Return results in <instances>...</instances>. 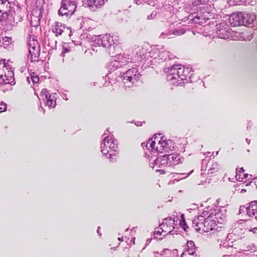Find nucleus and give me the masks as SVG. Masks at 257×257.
<instances>
[{
    "label": "nucleus",
    "instance_id": "f03ea898",
    "mask_svg": "<svg viewBox=\"0 0 257 257\" xmlns=\"http://www.w3.org/2000/svg\"><path fill=\"white\" fill-rule=\"evenodd\" d=\"M100 148L103 154L111 157L115 154V152L117 148V145L116 141L111 137L108 136L104 139L101 144Z\"/></svg>",
    "mask_w": 257,
    "mask_h": 257
},
{
    "label": "nucleus",
    "instance_id": "c85d7f7f",
    "mask_svg": "<svg viewBox=\"0 0 257 257\" xmlns=\"http://www.w3.org/2000/svg\"><path fill=\"white\" fill-rule=\"evenodd\" d=\"M249 235H253L254 237H257V227H254L251 230H249Z\"/></svg>",
    "mask_w": 257,
    "mask_h": 257
},
{
    "label": "nucleus",
    "instance_id": "2eb2a0df",
    "mask_svg": "<svg viewBox=\"0 0 257 257\" xmlns=\"http://www.w3.org/2000/svg\"><path fill=\"white\" fill-rule=\"evenodd\" d=\"M247 213L250 216H254L257 219V202H252L247 208Z\"/></svg>",
    "mask_w": 257,
    "mask_h": 257
},
{
    "label": "nucleus",
    "instance_id": "20e7f679",
    "mask_svg": "<svg viewBox=\"0 0 257 257\" xmlns=\"http://www.w3.org/2000/svg\"><path fill=\"white\" fill-rule=\"evenodd\" d=\"M29 54L32 62L37 61L40 53V46L37 39L30 37L28 42Z\"/></svg>",
    "mask_w": 257,
    "mask_h": 257
},
{
    "label": "nucleus",
    "instance_id": "393cba45",
    "mask_svg": "<svg viewBox=\"0 0 257 257\" xmlns=\"http://www.w3.org/2000/svg\"><path fill=\"white\" fill-rule=\"evenodd\" d=\"M208 1V0H195L193 3L192 5L193 6H197L202 5L206 4Z\"/></svg>",
    "mask_w": 257,
    "mask_h": 257
},
{
    "label": "nucleus",
    "instance_id": "9d476101",
    "mask_svg": "<svg viewBox=\"0 0 257 257\" xmlns=\"http://www.w3.org/2000/svg\"><path fill=\"white\" fill-rule=\"evenodd\" d=\"M214 217L213 214L209 215L207 218L204 219L205 232H208L211 230H213L215 228L217 225L216 221L213 219Z\"/></svg>",
    "mask_w": 257,
    "mask_h": 257
},
{
    "label": "nucleus",
    "instance_id": "1a4fd4ad",
    "mask_svg": "<svg viewBox=\"0 0 257 257\" xmlns=\"http://www.w3.org/2000/svg\"><path fill=\"white\" fill-rule=\"evenodd\" d=\"M243 167L236 168V178L240 181L245 182L251 180L252 176L244 173Z\"/></svg>",
    "mask_w": 257,
    "mask_h": 257
},
{
    "label": "nucleus",
    "instance_id": "aec40b11",
    "mask_svg": "<svg viewBox=\"0 0 257 257\" xmlns=\"http://www.w3.org/2000/svg\"><path fill=\"white\" fill-rule=\"evenodd\" d=\"M138 73V70L136 68H132L127 71L124 75H127L128 76H132L134 79H136V76Z\"/></svg>",
    "mask_w": 257,
    "mask_h": 257
},
{
    "label": "nucleus",
    "instance_id": "5701e85b",
    "mask_svg": "<svg viewBox=\"0 0 257 257\" xmlns=\"http://www.w3.org/2000/svg\"><path fill=\"white\" fill-rule=\"evenodd\" d=\"M135 79L134 78L132 77V76H128L127 75L123 74V80L124 83L126 84L127 83H130L131 84H133V80Z\"/></svg>",
    "mask_w": 257,
    "mask_h": 257
},
{
    "label": "nucleus",
    "instance_id": "cd10ccee",
    "mask_svg": "<svg viewBox=\"0 0 257 257\" xmlns=\"http://www.w3.org/2000/svg\"><path fill=\"white\" fill-rule=\"evenodd\" d=\"M41 95L42 96H44L45 99H47L50 95L48 91L46 89L44 88L42 90L41 92Z\"/></svg>",
    "mask_w": 257,
    "mask_h": 257
},
{
    "label": "nucleus",
    "instance_id": "0eeeda50",
    "mask_svg": "<svg viewBox=\"0 0 257 257\" xmlns=\"http://www.w3.org/2000/svg\"><path fill=\"white\" fill-rule=\"evenodd\" d=\"M174 221L171 219L165 220V222H163L160 225L161 229L162 231H164L163 236H165L166 235L170 233L174 228Z\"/></svg>",
    "mask_w": 257,
    "mask_h": 257
},
{
    "label": "nucleus",
    "instance_id": "7ed1b4c3",
    "mask_svg": "<svg viewBox=\"0 0 257 257\" xmlns=\"http://www.w3.org/2000/svg\"><path fill=\"white\" fill-rule=\"evenodd\" d=\"M183 160V157L179 154L172 153L169 155H164L161 159L160 165L175 166L182 163Z\"/></svg>",
    "mask_w": 257,
    "mask_h": 257
},
{
    "label": "nucleus",
    "instance_id": "c9c22d12",
    "mask_svg": "<svg viewBox=\"0 0 257 257\" xmlns=\"http://www.w3.org/2000/svg\"><path fill=\"white\" fill-rule=\"evenodd\" d=\"M253 183L254 184V185L256 186V188H257V178H255L254 179H253Z\"/></svg>",
    "mask_w": 257,
    "mask_h": 257
},
{
    "label": "nucleus",
    "instance_id": "bb28decb",
    "mask_svg": "<svg viewBox=\"0 0 257 257\" xmlns=\"http://www.w3.org/2000/svg\"><path fill=\"white\" fill-rule=\"evenodd\" d=\"M31 79L34 84H37L39 81V76L34 73L31 75Z\"/></svg>",
    "mask_w": 257,
    "mask_h": 257
},
{
    "label": "nucleus",
    "instance_id": "a878e982",
    "mask_svg": "<svg viewBox=\"0 0 257 257\" xmlns=\"http://www.w3.org/2000/svg\"><path fill=\"white\" fill-rule=\"evenodd\" d=\"M3 44L6 46H9L12 42V38L9 37H5L3 38Z\"/></svg>",
    "mask_w": 257,
    "mask_h": 257
},
{
    "label": "nucleus",
    "instance_id": "9b49d317",
    "mask_svg": "<svg viewBox=\"0 0 257 257\" xmlns=\"http://www.w3.org/2000/svg\"><path fill=\"white\" fill-rule=\"evenodd\" d=\"M65 27L64 25L60 22H55L51 26V30L53 33L55 34L56 37L61 35L64 32Z\"/></svg>",
    "mask_w": 257,
    "mask_h": 257
},
{
    "label": "nucleus",
    "instance_id": "7c9ffc66",
    "mask_svg": "<svg viewBox=\"0 0 257 257\" xmlns=\"http://www.w3.org/2000/svg\"><path fill=\"white\" fill-rule=\"evenodd\" d=\"M181 257H197L196 254H191L188 253V252H183Z\"/></svg>",
    "mask_w": 257,
    "mask_h": 257
},
{
    "label": "nucleus",
    "instance_id": "ddd939ff",
    "mask_svg": "<svg viewBox=\"0 0 257 257\" xmlns=\"http://www.w3.org/2000/svg\"><path fill=\"white\" fill-rule=\"evenodd\" d=\"M86 4L93 11H95L104 4V0H86Z\"/></svg>",
    "mask_w": 257,
    "mask_h": 257
},
{
    "label": "nucleus",
    "instance_id": "f3484780",
    "mask_svg": "<svg viewBox=\"0 0 257 257\" xmlns=\"http://www.w3.org/2000/svg\"><path fill=\"white\" fill-rule=\"evenodd\" d=\"M200 218L201 219H199V221H198L195 223V229L198 232H205L206 228H205V225L204 224V221H201L203 220L202 216H200Z\"/></svg>",
    "mask_w": 257,
    "mask_h": 257
},
{
    "label": "nucleus",
    "instance_id": "f8f14e48",
    "mask_svg": "<svg viewBox=\"0 0 257 257\" xmlns=\"http://www.w3.org/2000/svg\"><path fill=\"white\" fill-rule=\"evenodd\" d=\"M243 25L250 24L252 23L256 19V15L253 13H242Z\"/></svg>",
    "mask_w": 257,
    "mask_h": 257
},
{
    "label": "nucleus",
    "instance_id": "2f4dec72",
    "mask_svg": "<svg viewBox=\"0 0 257 257\" xmlns=\"http://www.w3.org/2000/svg\"><path fill=\"white\" fill-rule=\"evenodd\" d=\"M6 108L7 107L5 104L0 103V112L5 111Z\"/></svg>",
    "mask_w": 257,
    "mask_h": 257
},
{
    "label": "nucleus",
    "instance_id": "39448f33",
    "mask_svg": "<svg viewBox=\"0 0 257 257\" xmlns=\"http://www.w3.org/2000/svg\"><path fill=\"white\" fill-rule=\"evenodd\" d=\"M76 9V4L72 0H62L58 14L62 16H72Z\"/></svg>",
    "mask_w": 257,
    "mask_h": 257
},
{
    "label": "nucleus",
    "instance_id": "6ab92c4d",
    "mask_svg": "<svg viewBox=\"0 0 257 257\" xmlns=\"http://www.w3.org/2000/svg\"><path fill=\"white\" fill-rule=\"evenodd\" d=\"M185 33V30L184 29H174L173 30L170 31L168 32V35L169 36H171L173 35L175 36H180L184 34Z\"/></svg>",
    "mask_w": 257,
    "mask_h": 257
},
{
    "label": "nucleus",
    "instance_id": "e433bc0d",
    "mask_svg": "<svg viewBox=\"0 0 257 257\" xmlns=\"http://www.w3.org/2000/svg\"><path fill=\"white\" fill-rule=\"evenodd\" d=\"M158 171L161 173V174H164L165 173V171L163 170H159Z\"/></svg>",
    "mask_w": 257,
    "mask_h": 257
},
{
    "label": "nucleus",
    "instance_id": "f704fd0d",
    "mask_svg": "<svg viewBox=\"0 0 257 257\" xmlns=\"http://www.w3.org/2000/svg\"><path fill=\"white\" fill-rule=\"evenodd\" d=\"M250 3H251L252 5H255L257 4V0H251Z\"/></svg>",
    "mask_w": 257,
    "mask_h": 257
},
{
    "label": "nucleus",
    "instance_id": "a211bd4d",
    "mask_svg": "<svg viewBox=\"0 0 257 257\" xmlns=\"http://www.w3.org/2000/svg\"><path fill=\"white\" fill-rule=\"evenodd\" d=\"M46 104L47 105L49 108H54L56 106V99L54 95H49V97L47 99H46Z\"/></svg>",
    "mask_w": 257,
    "mask_h": 257
},
{
    "label": "nucleus",
    "instance_id": "72a5a7b5",
    "mask_svg": "<svg viewBox=\"0 0 257 257\" xmlns=\"http://www.w3.org/2000/svg\"><path fill=\"white\" fill-rule=\"evenodd\" d=\"M3 13V16L4 17H5L4 15H6L7 17L8 16V14H7L6 12V13H4V10H1L0 9V13Z\"/></svg>",
    "mask_w": 257,
    "mask_h": 257
},
{
    "label": "nucleus",
    "instance_id": "4468645a",
    "mask_svg": "<svg viewBox=\"0 0 257 257\" xmlns=\"http://www.w3.org/2000/svg\"><path fill=\"white\" fill-rule=\"evenodd\" d=\"M8 74L5 71L3 76H0L1 79V82H4L6 84H10L12 83L14 80L13 73L7 70Z\"/></svg>",
    "mask_w": 257,
    "mask_h": 257
},
{
    "label": "nucleus",
    "instance_id": "4be33fe9",
    "mask_svg": "<svg viewBox=\"0 0 257 257\" xmlns=\"http://www.w3.org/2000/svg\"><path fill=\"white\" fill-rule=\"evenodd\" d=\"M7 68L6 67L5 63L4 61H0V76H3L5 70H7Z\"/></svg>",
    "mask_w": 257,
    "mask_h": 257
},
{
    "label": "nucleus",
    "instance_id": "b1692460",
    "mask_svg": "<svg viewBox=\"0 0 257 257\" xmlns=\"http://www.w3.org/2000/svg\"><path fill=\"white\" fill-rule=\"evenodd\" d=\"M245 1L246 0H228V3L230 5L235 6L239 5L241 3Z\"/></svg>",
    "mask_w": 257,
    "mask_h": 257
},
{
    "label": "nucleus",
    "instance_id": "473e14b6",
    "mask_svg": "<svg viewBox=\"0 0 257 257\" xmlns=\"http://www.w3.org/2000/svg\"><path fill=\"white\" fill-rule=\"evenodd\" d=\"M182 219L180 221V225L182 226V227L185 229V226L186 225L185 223V221L184 218V215H182Z\"/></svg>",
    "mask_w": 257,
    "mask_h": 257
},
{
    "label": "nucleus",
    "instance_id": "6e6552de",
    "mask_svg": "<svg viewBox=\"0 0 257 257\" xmlns=\"http://www.w3.org/2000/svg\"><path fill=\"white\" fill-rule=\"evenodd\" d=\"M229 22L234 27L243 25L242 12L232 14L229 17Z\"/></svg>",
    "mask_w": 257,
    "mask_h": 257
},
{
    "label": "nucleus",
    "instance_id": "dca6fc26",
    "mask_svg": "<svg viewBox=\"0 0 257 257\" xmlns=\"http://www.w3.org/2000/svg\"><path fill=\"white\" fill-rule=\"evenodd\" d=\"M196 252V247L193 241H188L187 242L186 247L184 252H188L191 254H194Z\"/></svg>",
    "mask_w": 257,
    "mask_h": 257
},
{
    "label": "nucleus",
    "instance_id": "4c0bfd02",
    "mask_svg": "<svg viewBox=\"0 0 257 257\" xmlns=\"http://www.w3.org/2000/svg\"><path fill=\"white\" fill-rule=\"evenodd\" d=\"M194 19H197L198 20H199V17H194Z\"/></svg>",
    "mask_w": 257,
    "mask_h": 257
},
{
    "label": "nucleus",
    "instance_id": "f257e3e1",
    "mask_svg": "<svg viewBox=\"0 0 257 257\" xmlns=\"http://www.w3.org/2000/svg\"><path fill=\"white\" fill-rule=\"evenodd\" d=\"M141 146L142 147L145 146L148 150L157 153L168 152L170 150L169 142L164 138L157 136L149 139L147 144L142 143Z\"/></svg>",
    "mask_w": 257,
    "mask_h": 257
},
{
    "label": "nucleus",
    "instance_id": "412c9836",
    "mask_svg": "<svg viewBox=\"0 0 257 257\" xmlns=\"http://www.w3.org/2000/svg\"><path fill=\"white\" fill-rule=\"evenodd\" d=\"M213 167L210 168L208 170V174L212 176L213 174H215L218 171V168L217 167V164L215 163L213 165Z\"/></svg>",
    "mask_w": 257,
    "mask_h": 257
},
{
    "label": "nucleus",
    "instance_id": "423d86ee",
    "mask_svg": "<svg viewBox=\"0 0 257 257\" xmlns=\"http://www.w3.org/2000/svg\"><path fill=\"white\" fill-rule=\"evenodd\" d=\"M171 71V74H172V78L175 79H178L179 81L186 79L188 70H185L184 67L182 66L179 65H173L172 67Z\"/></svg>",
    "mask_w": 257,
    "mask_h": 257
},
{
    "label": "nucleus",
    "instance_id": "c756f323",
    "mask_svg": "<svg viewBox=\"0 0 257 257\" xmlns=\"http://www.w3.org/2000/svg\"><path fill=\"white\" fill-rule=\"evenodd\" d=\"M155 234L156 235L159 234L160 235H162L164 234V231H162L161 229V226L160 225V227L157 228V229L155 231Z\"/></svg>",
    "mask_w": 257,
    "mask_h": 257
}]
</instances>
